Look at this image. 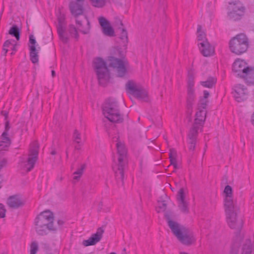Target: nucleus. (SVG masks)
Here are the masks:
<instances>
[{
    "label": "nucleus",
    "instance_id": "obj_1",
    "mask_svg": "<svg viewBox=\"0 0 254 254\" xmlns=\"http://www.w3.org/2000/svg\"><path fill=\"white\" fill-rule=\"evenodd\" d=\"M164 216L172 232L182 244L190 246L194 243L195 240L192 233L189 228L174 220L175 215L172 211H165Z\"/></svg>",
    "mask_w": 254,
    "mask_h": 254
},
{
    "label": "nucleus",
    "instance_id": "obj_2",
    "mask_svg": "<svg viewBox=\"0 0 254 254\" xmlns=\"http://www.w3.org/2000/svg\"><path fill=\"white\" fill-rule=\"evenodd\" d=\"M54 214L49 211L46 210L41 212L35 220V230L39 235H44L49 231H56L57 228L54 227Z\"/></svg>",
    "mask_w": 254,
    "mask_h": 254
},
{
    "label": "nucleus",
    "instance_id": "obj_3",
    "mask_svg": "<svg viewBox=\"0 0 254 254\" xmlns=\"http://www.w3.org/2000/svg\"><path fill=\"white\" fill-rule=\"evenodd\" d=\"M117 142L116 143V147L117 149L118 154L119 157L118 161L115 162L113 165V169L115 174V177L117 179H120L122 182V184H124V169L127 164L126 155L127 150L125 148V145L118 140L119 138H117Z\"/></svg>",
    "mask_w": 254,
    "mask_h": 254
},
{
    "label": "nucleus",
    "instance_id": "obj_4",
    "mask_svg": "<svg viewBox=\"0 0 254 254\" xmlns=\"http://www.w3.org/2000/svg\"><path fill=\"white\" fill-rule=\"evenodd\" d=\"M102 111L105 117L111 122L120 123L124 120L117 102L115 99L107 100L103 106Z\"/></svg>",
    "mask_w": 254,
    "mask_h": 254
},
{
    "label": "nucleus",
    "instance_id": "obj_5",
    "mask_svg": "<svg viewBox=\"0 0 254 254\" xmlns=\"http://www.w3.org/2000/svg\"><path fill=\"white\" fill-rule=\"evenodd\" d=\"M249 47V41L247 37L240 34L233 37L229 42L230 51L238 55L246 52Z\"/></svg>",
    "mask_w": 254,
    "mask_h": 254
},
{
    "label": "nucleus",
    "instance_id": "obj_6",
    "mask_svg": "<svg viewBox=\"0 0 254 254\" xmlns=\"http://www.w3.org/2000/svg\"><path fill=\"white\" fill-rule=\"evenodd\" d=\"M38 144L36 142H34L30 145L28 158L21 160L19 163L20 168L30 172L34 168L38 159Z\"/></svg>",
    "mask_w": 254,
    "mask_h": 254
},
{
    "label": "nucleus",
    "instance_id": "obj_7",
    "mask_svg": "<svg viewBox=\"0 0 254 254\" xmlns=\"http://www.w3.org/2000/svg\"><path fill=\"white\" fill-rule=\"evenodd\" d=\"M99 84L104 86L110 79V73L106 63L100 58H96L93 62Z\"/></svg>",
    "mask_w": 254,
    "mask_h": 254
},
{
    "label": "nucleus",
    "instance_id": "obj_8",
    "mask_svg": "<svg viewBox=\"0 0 254 254\" xmlns=\"http://www.w3.org/2000/svg\"><path fill=\"white\" fill-rule=\"evenodd\" d=\"M227 16L229 19L237 21L240 20L245 13V7L239 0L229 2L227 7Z\"/></svg>",
    "mask_w": 254,
    "mask_h": 254
},
{
    "label": "nucleus",
    "instance_id": "obj_9",
    "mask_svg": "<svg viewBox=\"0 0 254 254\" xmlns=\"http://www.w3.org/2000/svg\"><path fill=\"white\" fill-rule=\"evenodd\" d=\"M194 74V72L192 69L188 71L187 108L188 112L190 115H191L192 112L193 105L195 99L193 89Z\"/></svg>",
    "mask_w": 254,
    "mask_h": 254
},
{
    "label": "nucleus",
    "instance_id": "obj_10",
    "mask_svg": "<svg viewBox=\"0 0 254 254\" xmlns=\"http://www.w3.org/2000/svg\"><path fill=\"white\" fill-rule=\"evenodd\" d=\"M127 89L130 94L143 102L149 100L147 92L141 86L132 81H129L126 84Z\"/></svg>",
    "mask_w": 254,
    "mask_h": 254
},
{
    "label": "nucleus",
    "instance_id": "obj_11",
    "mask_svg": "<svg viewBox=\"0 0 254 254\" xmlns=\"http://www.w3.org/2000/svg\"><path fill=\"white\" fill-rule=\"evenodd\" d=\"M108 62L109 65L116 69L119 77H123L126 74L128 64L126 60L111 57Z\"/></svg>",
    "mask_w": 254,
    "mask_h": 254
},
{
    "label": "nucleus",
    "instance_id": "obj_12",
    "mask_svg": "<svg viewBox=\"0 0 254 254\" xmlns=\"http://www.w3.org/2000/svg\"><path fill=\"white\" fill-rule=\"evenodd\" d=\"M177 200L180 211L183 213L188 214L189 212V202L186 200V195L183 188L180 189L178 192Z\"/></svg>",
    "mask_w": 254,
    "mask_h": 254
},
{
    "label": "nucleus",
    "instance_id": "obj_13",
    "mask_svg": "<svg viewBox=\"0 0 254 254\" xmlns=\"http://www.w3.org/2000/svg\"><path fill=\"white\" fill-rule=\"evenodd\" d=\"M233 90L234 97L237 102H242L247 99L248 91L244 85L237 84L234 86Z\"/></svg>",
    "mask_w": 254,
    "mask_h": 254
},
{
    "label": "nucleus",
    "instance_id": "obj_14",
    "mask_svg": "<svg viewBox=\"0 0 254 254\" xmlns=\"http://www.w3.org/2000/svg\"><path fill=\"white\" fill-rule=\"evenodd\" d=\"M104 232V230L103 229V228H99L97 229L96 232L95 234H92L88 240L83 241V245L85 247L95 245L97 243L100 241L103 237V234Z\"/></svg>",
    "mask_w": 254,
    "mask_h": 254
},
{
    "label": "nucleus",
    "instance_id": "obj_15",
    "mask_svg": "<svg viewBox=\"0 0 254 254\" xmlns=\"http://www.w3.org/2000/svg\"><path fill=\"white\" fill-rule=\"evenodd\" d=\"M237 213H226L227 222L229 227L232 229H240L242 228L243 222L241 220H238Z\"/></svg>",
    "mask_w": 254,
    "mask_h": 254
},
{
    "label": "nucleus",
    "instance_id": "obj_16",
    "mask_svg": "<svg viewBox=\"0 0 254 254\" xmlns=\"http://www.w3.org/2000/svg\"><path fill=\"white\" fill-rule=\"evenodd\" d=\"M25 203L24 199L21 195L18 194L9 196L7 200V205L13 209H17L22 207Z\"/></svg>",
    "mask_w": 254,
    "mask_h": 254
},
{
    "label": "nucleus",
    "instance_id": "obj_17",
    "mask_svg": "<svg viewBox=\"0 0 254 254\" xmlns=\"http://www.w3.org/2000/svg\"><path fill=\"white\" fill-rule=\"evenodd\" d=\"M249 67L245 61L238 59L233 64V71L237 74L238 76L242 77Z\"/></svg>",
    "mask_w": 254,
    "mask_h": 254
},
{
    "label": "nucleus",
    "instance_id": "obj_18",
    "mask_svg": "<svg viewBox=\"0 0 254 254\" xmlns=\"http://www.w3.org/2000/svg\"><path fill=\"white\" fill-rule=\"evenodd\" d=\"M98 20L102 27V32L105 35L109 37H113L115 35L114 30L109 21L104 17H99Z\"/></svg>",
    "mask_w": 254,
    "mask_h": 254
},
{
    "label": "nucleus",
    "instance_id": "obj_19",
    "mask_svg": "<svg viewBox=\"0 0 254 254\" xmlns=\"http://www.w3.org/2000/svg\"><path fill=\"white\" fill-rule=\"evenodd\" d=\"M224 205L226 214L238 212L239 210V207L237 204V202L233 197H229L225 198Z\"/></svg>",
    "mask_w": 254,
    "mask_h": 254
},
{
    "label": "nucleus",
    "instance_id": "obj_20",
    "mask_svg": "<svg viewBox=\"0 0 254 254\" xmlns=\"http://www.w3.org/2000/svg\"><path fill=\"white\" fill-rule=\"evenodd\" d=\"M201 53L204 57L212 56L214 53V48L212 46L208 41L199 42L198 44Z\"/></svg>",
    "mask_w": 254,
    "mask_h": 254
},
{
    "label": "nucleus",
    "instance_id": "obj_21",
    "mask_svg": "<svg viewBox=\"0 0 254 254\" xmlns=\"http://www.w3.org/2000/svg\"><path fill=\"white\" fill-rule=\"evenodd\" d=\"M83 1H71L69 4V9L71 14L75 17L82 15L83 12Z\"/></svg>",
    "mask_w": 254,
    "mask_h": 254
},
{
    "label": "nucleus",
    "instance_id": "obj_22",
    "mask_svg": "<svg viewBox=\"0 0 254 254\" xmlns=\"http://www.w3.org/2000/svg\"><path fill=\"white\" fill-rule=\"evenodd\" d=\"M197 110L198 111L195 114L194 124H198V126L202 127L206 119V110L201 109V108H198Z\"/></svg>",
    "mask_w": 254,
    "mask_h": 254
},
{
    "label": "nucleus",
    "instance_id": "obj_23",
    "mask_svg": "<svg viewBox=\"0 0 254 254\" xmlns=\"http://www.w3.org/2000/svg\"><path fill=\"white\" fill-rule=\"evenodd\" d=\"M202 128V127L198 126V124H193L188 134V140H196L198 131L199 129L201 130Z\"/></svg>",
    "mask_w": 254,
    "mask_h": 254
},
{
    "label": "nucleus",
    "instance_id": "obj_24",
    "mask_svg": "<svg viewBox=\"0 0 254 254\" xmlns=\"http://www.w3.org/2000/svg\"><path fill=\"white\" fill-rule=\"evenodd\" d=\"M242 78L249 84H254V68L249 66Z\"/></svg>",
    "mask_w": 254,
    "mask_h": 254
},
{
    "label": "nucleus",
    "instance_id": "obj_25",
    "mask_svg": "<svg viewBox=\"0 0 254 254\" xmlns=\"http://www.w3.org/2000/svg\"><path fill=\"white\" fill-rule=\"evenodd\" d=\"M177 154L176 150L174 148L170 149L169 152L170 164L174 166L175 170L178 169L179 168V166L177 163Z\"/></svg>",
    "mask_w": 254,
    "mask_h": 254
},
{
    "label": "nucleus",
    "instance_id": "obj_26",
    "mask_svg": "<svg viewBox=\"0 0 254 254\" xmlns=\"http://www.w3.org/2000/svg\"><path fill=\"white\" fill-rule=\"evenodd\" d=\"M254 249L252 242L250 240H246L243 245L241 254H252V251Z\"/></svg>",
    "mask_w": 254,
    "mask_h": 254
},
{
    "label": "nucleus",
    "instance_id": "obj_27",
    "mask_svg": "<svg viewBox=\"0 0 254 254\" xmlns=\"http://www.w3.org/2000/svg\"><path fill=\"white\" fill-rule=\"evenodd\" d=\"M30 57L31 62L33 64L37 63L39 61L38 52L36 50L35 46H29Z\"/></svg>",
    "mask_w": 254,
    "mask_h": 254
},
{
    "label": "nucleus",
    "instance_id": "obj_28",
    "mask_svg": "<svg viewBox=\"0 0 254 254\" xmlns=\"http://www.w3.org/2000/svg\"><path fill=\"white\" fill-rule=\"evenodd\" d=\"M65 30V25H58L57 31L59 36L61 40L64 43H66L68 41V38L64 35Z\"/></svg>",
    "mask_w": 254,
    "mask_h": 254
},
{
    "label": "nucleus",
    "instance_id": "obj_29",
    "mask_svg": "<svg viewBox=\"0 0 254 254\" xmlns=\"http://www.w3.org/2000/svg\"><path fill=\"white\" fill-rule=\"evenodd\" d=\"M9 34L15 37L17 40L20 39V29L16 25H13L9 30Z\"/></svg>",
    "mask_w": 254,
    "mask_h": 254
},
{
    "label": "nucleus",
    "instance_id": "obj_30",
    "mask_svg": "<svg viewBox=\"0 0 254 254\" xmlns=\"http://www.w3.org/2000/svg\"><path fill=\"white\" fill-rule=\"evenodd\" d=\"M216 82V79L215 78L210 77L205 81H201L200 84L205 87L212 88Z\"/></svg>",
    "mask_w": 254,
    "mask_h": 254
},
{
    "label": "nucleus",
    "instance_id": "obj_31",
    "mask_svg": "<svg viewBox=\"0 0 254 254\" xmlns=\"http://www.w3.org/2000/svg\"><path fill=\"white\" fill-rule=\"evenodd\" d=\"M86 167L85 164H82L81 165L80 167L78 168L77 171H76L73 174L75 176L73 177V180L78 181L82 175L83 174V171L85 170Z\"/></svg>",
    "mask_w": 254,
    "mask_h": 254
},
{
    "label": "nucleus",
    "instance_id": "obj_32",
    "mask_svg": "<svg viewBox=\"0 0 254 254\" xmlns=\"http://www.w3.org/2000/svg\"><path fill=\"white\" fill-rule=\"evenodd\" d=\"M73 139V141L77 144H80L81 143V134L77 129H75L74 131Z\"/></svg>",
    "mask_w": 254,
    "mask_h": 254
},
{
    "label": "nucleus",
    "instance_id": "obj_33",
    "mask_svg": "<svg viewBox=\"0 0 254 254\" xmlns=\"http://www.w3.org/2000/svg\"><path fill=\"white\" fill-rule=\"evenodd\" d=\"M93 6L96 7H102L106 3L105 0H90Z\"/></svg>",
    "mask_w": 254,
    "mask_h": 254
},
{
    "label": "nucleus",
    "instance_id": "obj_34",
    "mask_svg": "<svg viewBox=\"0 0 254 254\" xmlns=\"http://www.w3.org/2000/svg\"><path fill=\"white\" fill-rule=\"evenodd\" d=\"M224 193L225 194V198L229 197H233L232 187L229 185L226 186L224 190Z\"/></svg>",
    "mask_w": 254,
    "mask_h": 254
},
{
    "label": "nucleus",
    "instance_id": "obj_35",
    "mask_svg": "<svg viewBox=\"0 0 254 254\" xmlns=\"http://www.w3.org/2000/svg\"><path fill=\"white\" fill-rule=\"evenodd\" d=\"M1 141L2 142L6 143L7 144H11V140L9 137L8 136V133L6 131H4L1 135Z\"/></svg>",
    "mask_w": 254,
    "mask_h": 254
},
{
    "label": "nucleus",
    "instance_id": "obj_36",
    "mask_svg": "<svg viewBox=\"0 0 254 254\" xmlns=\"http://www.w3.org/2000/svg\"><path fill=\"white\" fill-rule=\"evenodd\" d=\"M207 103V99H205L204 98H201L199 100L198 105V108H201V109L206 110Z\"/></svg>",
    "mask_w": 254,
    "mask_h": 254
},
{
    "label": "nucleus",
    "instance_id": "obj_37",
    "mask_svg": "<svg viewBox=\"0 0 254 254\" xmlns=\"http://www.w3.org/2000/svg\"><path fill=\"white\" fill-rule=\"evenodd\" d=\"M38 250V246L36 242H33L30 245V254H36Z\"/></svg>",
    "mask_w": 254,
    "mask_h": 254
},
{
    "label": "nucleus",
    "instance_id": "obj_38",
    "mask_svg": "<svg viewBox=\"0 0 254 254\" xmlns=\"http://www.w3.org/2000/svg\"><path fill=\"white\" fill-rule=\"evenodd\" d=\"M85 23L86 24V27L84 29H80L81 31L84 34H87L90 28V22L87 17H85Z\"/></svg>",
    "mask_w": 254,
    "mask_h": 254
},
{
    "label": "nucleus",
    "instance_id": "obj_39",
    "mask_svg": "<svg viewBox=\"0 0 254 254\" xmlns=\"http://www.w3.org/2000/svg\"><path fill=\"white\" fill-rule=\"evenodd\" d=\"M196 141L194 140H188L189 149L190 151L193 152L195 148Z\"/></svg>",
    "mask_w": 254,
    "mask_h": 254
},
{
    "label": "nucleus",
    "instance_id": "obj_40",
    "mask_svg": "<svg viewBox=\"0 0 254 254\" xmlns=\"http://www.w3.org/2000/svg\"><path fill=\"white\" fill-rule=\"evenodd\" d=\"M120 39H122L124 42L127 41V31L122 28L121 30V33L120 37Z\"/></svg>",
    "mask_w": 254,
    "mask_h": 254
},
{
    "label": "nucleus",
    "instance_id": "obj_41",
    "mask_svg": "<svg viewBox=\"0 0 254 254\" xmlns=\"http://www.w3.org/2000/svg\"><path fill=\"white\" fill-rule=\"evenodd\" d=\"M69 33L71 34H72L73 36L75 38H78V33H77V30H76V28L73 25H70L69 26Z\"/></svg>",
    "mask_w": 254,
    "mask_h": 254
},
{
    "label": "nucleus",
    "instance_id": "obj_42",
    "mask_svg": "<svg viewBox=\"0 0 254 254\" xmlns=\"http://www.w3.org/2000/svg\"><path fill=\"white\" fill-rule=\"evenodd\" d=\"M197 39L198 41H200V42L207 41L206 38L205 34L203 32H201L200 33H198Z\"/></svg>",
    "mask_w": 254,
    "mask_h": 254
},
{
    "label": "nucleus",
    "instance_id": "obj_43",
    "mask_svg": "<svg viewBox=\"0 0 254 254\" xmlns=\"http://www.w3.org/2000/svg\"><path fill=\"white\" fill-rule=\"evenodd\" d=\"M58 25H65V17L64 14H60L58 16Z\"/></svg>",
    "mask_w": 254,
    "mask_h": 254
},
{
    "label": "nucleus",
    "instance_id": "obj_44",
    "mask_svg": "<svg viewBox=\"0 0 254 254\" xmlns=\"http://www.w3.org/2000/svg\"><path fill=\"white\" fill-rule=\"evenodd\" d=\"M167 204L165 201H162L159 203V210H157L158 212L161 211H165L166 209Z\"/></svg>",
    "mask_w": 254,
    "mask_h": 254
},
{
    "label": "nucleus",
    "instance_id": "obj_45",
    "mask_svg": "<svg viewBox=\"0 0 254 254\" xmlns=\"http://www.w3.org/2000/svg\"><path fill=\"white\" fill-rule=\"evenodd\" d=\"M10 144H7L6 143L2 142V141H0V151L2 150H7L8 147Z\"/></svg>",
    "mask_w": 254,
    "mask_h": 254
},
{
    "label": "nucleus",
    "instance_id": "obj_46",
    "mask_svg": "<svg viewBox=\"0 0 254 254\" xmlns=\"http://www.w3.org/2000/svg\"><path fill=\"white\" fill-rule=\"evenodd\" d=\"M5 215V209H4V205L0 203V218H3Z\"/></svg>",
    "mask_w": 254,
    "mask_h": 254
},
{
    "label": "nucleus",
    "instance_id": "obj_47",
    "mask_svg": "<svg viewBox=\"0 0 254 254\" xmlns=\"http://www.w3.org/2000/svg\"><path fill=\"white\" fill-rule=\"evenodd\" d=\"M15 41L14 40H7L4 42L3 47H7V48H9L11 47L12 45H13V43Z\"/></svg>",
    "mask_w": 254,
    "mask_h": 254
},
{
    "label": "nucleus",
    "instance_id": "obj_48",
    "mask_svg": "<svg viewBox=\"0 0 254 254\" xmlns=\"http://www.w3.org/2000/svg\"><path fill=\"white\" fill-rule=\"evenodd\" d=\"M29 42L32 44L31 45L34 46H35L36 43V40L35 39L34 36L32 35H31L29 36Z\"/></svg>",
    "mask_w": 254,
    "mask_h": 254
},
{
    "label": "nucleus",
    "instance_id": "obj_49",
    "mask_svg": "<svg viewBox=\"0 0 254 254\" xmlns=\"http://www.w3.org/2000/svg\"><path fill=\"white\" fill-rule=\"evenodd\" d=\"M203 94H204V95H203V98L207 99L208 97L209 96V93L208 92V91H207L206 90H204L203 92Z\"/></svg>",
    "mask_w": 254,
    "mask_h": 254
},
{
    "label": "nucleus",
    "instance_id": "obj_50",
    "mask_svg": "<svg viewBox=\"0 0 254 254\" xmlns=\"http://www.w3.org/2000/svg\"><path fill=\"white\" fill-rule=\"evenodd\" d=\"M57 223L59 227H61L63 225H64V222L63 220H58Z\"/></svg>",
    "mask_w": 254,
    "mask_h": 254
},
{
    "label": "nucleus",
    "instance_id": "obj_51",
    "mask_svg": "<svg viewBox=\"0 0 254 254\" xmlns=\"http://www.w3.org/2000/svg\"><path fill=\"white\" fill-rule=\"evenodd\" d=\"M9 129V123L8 122H7L5 124L4 131H6V133H8V131Z\"/></svg>",
    "mask_w": 254,
    "mask_h": 254
},
{
    "label": "nucleus",
    "instance_id": "obj_52",
    "mask_svg": "<svg viewBox=\"0 0 254 254\" xmlns=\"http://www.w3.org/2000/svg\"><path fill=\"white\" fill-rule=\"evenodd\" d=\"M46 254H58V253L56 251H54L53 252H51V251H47L46 252Z\"/></svg>",
    "mask_w": 254,
    "mask_h": 254
},
{
    "label": "nucleus",
    "instance_id": "obj_53",
    "mask_svg": "<svg viewBox=\"0 0 254 254\" xmlns=\"http://www.w3.org/2000/svg\"><path fill=\"white\" fill-rule=\"evenodd\" d=\"M10 48L11 49V50L14 52L16 51V47H15V44L13 43V45L11 46V47H10Z\"/></svg>",
    "mask_w": 254,
    "mask_h": 254
},
{
    "label": "nucleus",
    "instance_id": "obj_54",
    "mask_svg": "<svg viewBox=\"0 0 254 254\" xmlns=\"http://www.w3.org/2000/svg\"><path fill=\"white\" fill-rule=\"evenodd\" d=\"M201 29V26L200 25H198V26H197V32L198 33H199L201 32H202Z\"/></svg>",
    "mask_w": 254,
    "mask_h": 254
},
{
    "label": "nucleus",
    "instance_id": "obj_55",
    "mask_svg": "<svg viewBox=\"0 0 254 254\" xmlns=\"http://www.w3.org/2000/svg\"><path fill=\"white\" fill-rule=\"evenodd\" d=\"M3 51L4 52V55L5 56L8 51L7 48L3 46Z\"/></svg>",
    "mask_w": 254,
    "mask_h": 254
},
{
    "label": "nucleus",
    "instance_id": "obj_56",
    "mask_svg": "<svg viewBox=\"0 0 254 254\" xmlns=\"http://www.w3.org/2000/svg\"><path fill=\"white\" fill-rule=\"evenodd\" d=\"M78 145H76L75 146V149H76V150H79L80 149V146L82 144V143H80V144H78Z\"/></svg>",
    "mask_w": 254,
    "mask_h": 254
},
{
    "label": "nucleus",
    "instance_id": "obj_57",
    "mask_svg": "<svg viewBox=\"0 0 254 254\" xmlns=\"http://www.w3.org/2000/svg\"><path fill=\"white\" fill-rule=\"evenodd\" d=\"M252 123L254 126V113L253 114L252 116V119H251Z\"/></svg>",
    "mask_w": 254,
    "mask_h": 254
},
{
    "label": "nucleus",
    "instance_id": "obj_58",
    "mask_svg": "<svg viewBox=\"0 0 254 254\" xmlns=\"http://www.w3.org/2000/svg\"><path fill=\"white\" fill-rule=\"evenodd\" d=\"M76 24H77L78 25H79L80 26L82 25V23H81V21L78 20H76Z\"/></svg>",
    "mask_w": 254,
    "mask_h": 254
},
{
    "label": "nucleus",
    "instance_id": "obj_59",
    "mask_svg": "<svg viewBox=\"0 0 254 254\" xmlns=\"http://www.w3.org/2000/svg\"><path fill=\"white\" fill-rule=\"evenodd\" d=\"M51 73H52V76L53 77H55V75H56V73H55V70H52L51 71Z\"/></svg>",
    "mask_w": 254,
    "mask_h": 254
},
{
    "label": "nucleus",
    "instance_id": "obj_60",
    "mask_svg": "<svg viewBox=\"0 0 254 254\" xmlns=\"http://www.w3.org/2000/svg\"><path fill=\"white\" fill-rule=\"evenodd\" d=\"M56 151H55V150H53V151L51 152V154H52V155H55V154H56Z\"/></svg>",
    "mask_w": 254,
    "mask_h": 254
},
{
    "label": "nucleus",
    "instance_id": "obj_61",
    "mask_svg": "<svg viewBox=\"0 0 254 254\" xmlns=\"http://www.w3.org/2000/svg\"><path fill=\"white\" fill-rule=\"evenodd\" d=\"M99 205H100V207H101L103 206V203L102 202H100Z\"/></svg>",
    "mask_w": 254,
    "mask_h": 254
},
{
    "label": "nucleus",
    "instance_id": "obj_62",
    "mask_svg": "<svg viewBox=\"0 0 254 254\" xmlns=\"http://www.w3.org/2000/svg\"><path fill=\"white\" fill-rule=\"evenodd\" d=\"M180 254H188V253H185V252H181V253H180Z\"/></svg>",
    "mask_w": 254,
    "mask_h": 254
},
{
    "label": "nucleus",
    "instance_id": "obj_63",
    "mask_svg": "<svg viewBox=\"0 0 254 254\" xmlns=\"http://www.w3.org/2000/svg\"><path fill=\"white\" fill-rule=\"evenodd\" d=\"M76 0L77 1H83V2L84 1V0Z\"/></svg>",
    "mask_w": 254,
    "mask_h": 254
},
{
    "label": "nucleus",
    "instance_id": "obj_64",
    "mask_svg": "<svg viewBox=\"0 0 254 254\" xmlns=\"http://www.w3.org/2000/svg\"><path fill=\"white\" fill-rule=\"evenodd\" d=\"M110 254H116V253L114 252L111 253Z\"/></svg>",
    "mask_w": 254,
    "mask_h": 254
}]
</instances>
